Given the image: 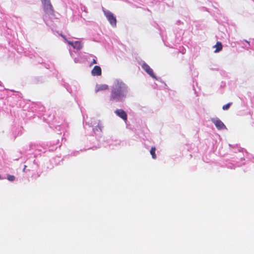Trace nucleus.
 <instances>
[{"label":"nucleus","instance_id":"39448f33","mask_svg":"<svg viewBox=\"0 0 254 254\" xmlns=\"http://www.w3.org/2000/svg\"><path fill=\"white\" fill-rule=\"evenodd\" d=\"M141 67L150 76L154 78H156L152 69L147 64H142Z\"/></svg>","mask_w":254,"mask_h":254},{"label":"nucleus","instance_id":"0eeeda50","mask_svg":"<svg viewBox=\"0 0 254 254\" xmlns=\"http://www.w3.org/2000/svg\"><path fill=\"white\" fill-rule=\"evenodd\" d=\"M115 113L116 114L120 117L121 118L123 119L125 121H127V114L122 109H117L115 111Z\"/></svg>","mask_w":254,"mask_h":254},{"label":"nucleus","instance_id":"ddd939ff","mask_svg":"<svg viewBox=\"0 0 254 254\" xmlns=\"http://www.w3.org/2000/svg\"><path fill=\"white\" fill-rule=\"evenodd\" d=\"M7 179L9 181H13L15 180V177L13 176V175H8L7 176Z\"/></svg>","mask_w":254,"mask_h":254},{"label":"nucleus","instance_id":"7ed1b4c3","mask_svg":"<svg viewBox=\"0 0 254 254\" xmlns=\"http://www.w3.org/2000/svg\"><path fill=\"white\" fill-rule=\"evenodd\" d=\"M104 14L107 17L110 23L113 26H116L117 24V20L113 14L110 11H104Z\"/></svg>","mask_w":254,"mask_h":254},{"label":"nucleus","instance_id":"2eb2a0df","mask_svg":"<svg viewBox=\"0 0 254 254\" xmlns=\"http://www.w3.org/2000/svg\"><path fill=\"white\" fill-rule=\"evenodd\" d=\"M62 36L63 37V38H64V40H65V41L66 42V40H67L66 39L65 37L64 36H63V35H62Z\"/></svg>","mask_w":254,"mask_h":254},{"label":"nucleus","instance_id":"423d86ee","mask_svg":"<svg viewBox=\"0 0 254 254\" xmlns=\"http://www.w3.org/2000/svg\"><path fill=\"white\" fill-rule=\"evenodd\" d=\"M212 122L214 124L216 127L218 129H222L226 128V126L223 124V123L219 119H212Z\"/></svg>","mask_w":254,"mask_h":254},{"label":"nucleus","instance_id":"dca6fc26","mask_svg":"<svg viewBox=\"0 0 254 254\" xmlns=\"http://www.w3.org/2000/svg\"><path fill=\"white\" fill-rule=\"evenodd\" d=\"M26 166L25 165V166H24V169H23V171H24V170L25 169V168H26Z\"/></svg>","mask_w":254,"mask_h":254},{"label":"nucleus","instance_id":"6e6552de","mask_svg":"<svg viewBox=\"0 0 254 254\" xmlns=\"http://www.w3.org/2000/svg\"><path fill=\"white\" fill-rule=\"evenodd\" d=\"M92 75L93 76H100L102 74V70L99 66H95L91 71Z\"/></svg>","mask_w":254,"mask_h":254},{"label":"nucleus","instance_id":"4468645a","mask_svg":"<svg viewBox=\"0 0 254 254\" xmlns=\"http://www.w3.org/2000/svg\"><path fill=\"white\" fill-rule=\"evenodd\" d=\"M97 64V61L96 59H93V60L92 61L90 64V66H91L93 64Z\"/></svg>","mask_w":254,"mask_h":254},{"label":"nucleus","instance_id":"9d476101","mask_svg":"<svg viewBox=\"0 0 254 254\" xmlns=\"http://www.w3.org/2000/svg\"><path fill=\"white\" fill-rule=\"evenodd\" d=\"M214 47L216 48L214 52L217 53L220 52L222 49V45L220 42H217L216 44L214 46Z\"/></svg>","mask_w":254,"mask_h":254},{"label":"nucleus","instance_id":"f257e3e1","mask_svg":"<svg viewBox=\"0 0 254 254\" xmlns=\"http://www.w3.org/2000/svg\"><path fill=\"white\" fill-rule=\"evenodd\" d=\"M127 87L123 82L117 81L112 88L110 99L111 101L120 102L123 101L126 97Z\"/></svg>","mask_w":254,"mask_h":254},{"label":"nucleus","instance_id":"f8f14e48","mask_svg":"<svg viewBox=\"0 0 254 254\" xmlns=\"http://www.w3.org/2000/svg\"><path fill=\"white\" fill-rule=\"evenodd\" d=\"M232 104V103H229L228 104H227L226 105H224L223 107H222V109L223 110H228L230 106Z\"/></svg>","mask_w":254,"mask_h":254},{"label":"nucleus","instance_id":"f03ea898","mask_svg":"<svg viewBox=\"0 0 254 254\" xmlns=\"http://www.w3.org/2000/svg\"><path fill=\"white\" fill-rule=\"evenodd\" d=\"M44 5L45 12L48 15H54V11L51 4L50 0H47L42 2Z\"/></svg>","mask_w":254,"mask_h":254},{"label":"nucleus","instance_id":"1a4fd4ad","mask_svg":"<svg viewBox=\"0 0 254 254\" xmlns=\"http://www.w3.org/2000/svg\"><path fill=\"white\" fill-rule=\"evenodd\" d=\"M108 89V86L106 84L99 85L96 86V92L106 90Z\"/></svg>","mask_w":254,"mask_h":254},{"label":"nucleus","instance_id":"9b49d317","mask_svg":"<svg viewBox=\"0 0 254 254\" xmlns=\"http://www.w3.org/2000/svg\"><path fill=\"white\" fill-rule=\"evenodd\" d=\"M155 150H156L155 147L153 146L151 147V150L150 151V154L151 155L152 158L154 159L156 158V156L155 154Z\"/></svg>","mask_w":254,"mask_h":254},{"label":"nucleus","instance_id":"20e7f679","mask_svg":"<svg viewBox=\"0 0 254 254\" xmlns=\"http://www.w3.org/2000/svg\"><path fill=\"white\" fill-rule=\"evenodd\" d=\"M66 42L71 45L74 49L80 50L83 48V43L79 41H75L74 42L66 40Z\"/></svg>","mask_w":254,"mask_h":254}]
</instances>
